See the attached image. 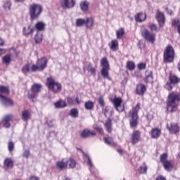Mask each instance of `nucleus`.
Masks as SVG:
<instances>
[{
	"label": "nucleus",
	"mask_w": 180,
	"mask_h": 180,
	"mask_svg": "<svg viewBox=\"0 0 180 180\" xmlns=\"http://www.w3.org/2000/svg\"><path fill=\"white\" fill-rule=\"evenodd\" d=\"M61 6L63 9H72L75 6V0H63Z\"/></svg>",
	"instance_id": "nucleus-14"
},
{
	"label": "nucleus",
	"mask_w": 180,
	"mask_h": 180,
	"mask_svg": "<svg viewBox=\"0 0 180 180\" xmlns=\"http://www.w3.org/2000/svg\"><path fill=\"white\" fill-rule=\"evenodd\" d=\"M41 12H43V7L40 4H34L29 7V15L31 20L38 19L39 16L41 15Z\"/></svg>",
	"instance_id": "nucleus-2"
},
{
	"label": "nucleus",
	"mask_w": 180,
	"mask_h": 180,
	"mask_svg": "<svg viewBox=\"0 0 180 180\" xmlns=\"http://www.w3.org/2000/svg\"><path fill=\"white\" fill-rule=\"evenodd\" d=\"M34 40L37 44H40L43 41V34L39 32H37Z\"/></svg>",
	"instance_id": "nucleus-29"
},
{
	"label": "nucleus",
	"mask_w": 180,
	"mask_h": 180,
	"mask_svg": "<svg viewBox=\"0 0 180 180\" xmlns=\"http://www.w3.org/2000/svg\"><path fill=\"white\" fill-rule=\"evenodd\" d=\"M83 25H85V20L79 18L76 20V26H77V27H81Z\"/></svg>",
	"instance_id": "nucleus-46"
},
{
	"label": "nucleus",
	"mask_w": 180,
	"mask_h": 180,
	"mask_svg": "<svg viewBox=\"0 0 180 180\" xmlns=\"http://www.w3.org/2000/svg\"><path fill=\"white\" fill-rule=\"evenodd\" d=\"M70 116L72 117H78V110L77 108L70 110Z\"/></svg>",
	"instance_id": "nucleus-44"
},
{
	"label": "nucleus",
	"mask_w": 180,
	"mask_h": 180,
	"mask_svg": "<svg viewBox=\"0 0 180 180\" xmlns=\"http://www.w3.org/2000/svg\"><path fill=\"white\" fill-rule=\"evenodd\" d=\"M148 169V167H147V165H146V162H143V166L139 167V171L141 174H147Z\"/></svg>",
	"instance_id": "nucleus-40"
},
{
	"label": "nucleus",
	"mask_w": 180,
	"mask_h": 180,
	"mask_svg": "<svg viewBox=\"0 0 180 180\" xmlns=\"http://www.w3.org/2000/svg\"><path fill=\"white\" fill-rule=\"evenodd\" d=\"M167 127L169 131H171L172 133H174V134L176 133H179L180 128H179V126H178V124H176L171 123L170 127L168 126L167 124Z\"/></svg>",
	"instance_id": "nucleus-20"
},
{
	"label": "nucleus",
	"mask_w": 180,
	"mask_h": 180,
	"mask_svg": "<svg viewBox=\"0 0 180 180\" xmlns=\"http://www.w3.org/2000/svg\"><path fill=\"white\" fill-rule=\"evenodd\" d=\"M156 20L158 22L159 26L160 27H164L165 25V15H164V13L160 11L159 9L156 11Z\"/></svg>",
	"instance_id": "nucleus-12"
},
{
	"label": "nucleus",
	"mask_w": 180,
	"mask_h": 180,
	"mask_svg": "<svg viewBox=\"0 0 180 180\" xmlns=\"http://www.w3.org/2000/svg\"><path fill=\"white\" fill-rule=\"evenodd\" d=\"M22 32L25 37H28L30 34H33L34 32V28L32 27V25H28L27 27H23Z\"/></svg>",
	"instance_id": "nucleus-19"
},
{
	"label": "nucleus",
	"mask_w": 180,
	"mask_h": 180,
	"mask_svg": "<svg viewBox=\"0 0 180 180\" xmlns=\"http://www.w3.org/2000/svg\"><path fill=\"white\" fill-rule=\"evenodd\" d=\"M11 5L12 4L11 3V1H6L4 5V9H6V11H11Z\"/></svg>",
	"instance_id": "nucleus-50"
},
{
	"label": "nucleus",
	"mask_w": 180,
	"mask_h": 180,
	"mask_svg": "<svg viewBox=\"0 0 180 180\" xmlns=\"http://www.w3.org/2000/svg\"><path fill=\"white\" fill-rule=\"evenodd\" d=\"M22 120L27 122L30 119V112L28 110H24L21 113Z\"/></svg>",
	"instance_id": "nucleus-28"
},
{
	"label": "nucleus",
	"mask_w": 180,
	"mask_h": 180,
	"mask_svg": "<svg viewBox=\"0 0 180 180\" xmlns=\"http://www.w3.org/2000/svg\"><path fill=\"white\" fill-rule=\"evenodd\" d=\"M67 101L70 105H72L74 103V100L72 99V98L68 97Z\"/></svg>",
	"instance_id": "nucleus-57"
},
{
	"label": "nucleus",
	"mask_w": 180,
	"mask_h": 180,
	"mask_svg": "<svg viewBox=\"0 0 180 180\" xmlns=\"http://www.w3.org/2000/svg\"><path fill=\"white\" fill-rule=\"evenodd\" d=\"M56 168L60 169V171H63V169L67 168V162H64V159L56 162Z\"/></svg>",
	"instance_id": "nucleus-25"
},
{
	"label": "nucleus",
	"mask_w": 180,
	"mask_h": 180,
	"mask_svg": "<svg viewBox=\"0 0 180 180\" xmlns=\"http://www.w3.org/2000/svg\"><path fill=\"white\" fill-rule=\"evenodd\" d=\"M167 158H168V154L167 153H163L160 155V162L162 164L165 162L167 160Z\"/></svg>",
	"instance_id": "nucleus-49"
},
{
	"label": "nucleus",
	"mask_w": 180,
	"mask_h": 180,
	"mask_svg": "<svg viewBox=\"0 0 180 180\" xmlns=\"http://www.w3.org/2000/svg\"><path fill=\"white\" fill-rule=\"evenodd\" d=\"M0 93L4 94L5 95H8L9 88H8L5 86H0Z\"/></svg>",
	"instance_id": "nucleus-41"
},
{
	"label": "nucleus",
	"mask_w": 180,
	"mask_h": 180,
	"mask_svg": "<svg viewBox=\"0 0 180 180\" xmlns=\"http://www.w3.org/2000/svg\"><path fill=\"white\" fill-rule=\"evenodd\" d=\"M87 68L89 69V72H90L91 75H95L96 74V69L92 67V65H91V63L88 64Z\"/></svg>",
	"instance_id": "nucleus-42"
},
{
	"label": "nucleus",
	"mask_w": 180,
	"mask_h": 180,
	"mask_svg": "<svg viewBox=\"0 0 180 180\" xmlns=\"http://www.w3.org/2000/svg\"><path fill=\"white\" fill-rule=\"evenodd\" d=\"M12 60L10 55H6L2 58V61L4 64L9 65L11 64V61Z\"/></svg>",
	"instance_id": "nucleus-36"
},
{
	"label": "nucleus",
	"mask_w": 180,
	"mask_h": 180,
	"mask_svg": "<svg viewBox=\"0 0 180 180\" xmlns=\"http://www.w3.org/2000/svg\"><path fill=\"white\" fill-rule=\"evenodd\" d=\"M95 130H96V131H98V133H103V129H102V127H95Z\"/></svg>",
	"instance_id": "nucleus-56"
},
{
	"label": "nucleus",
	"mask_w": 180,
	"mask_h": 180,
	"mask_svg": "<svg viewBox=\"0 0 180 180\" xmlns=\"http://www.w3.org/2000/svg\"><path fill=\"white\" fill-rule=\"evenodd\" d=\"M67 166L68 165L70 168H75L77 165V162L75 160L73 159L70 158L67 162H66Z\"/></svg>",
	"instance_id": "nucleus-35"
},
{
	"label": "nucleus",
	"mask_w": 180,
	"mask_h": 180,
	"mask_svg": "<svg viewBox=\"0 0 180 180\" xmlns=\"http://www.w3.org/2000/svg\"><path fill=\"white\" fill-rule=\"evenodd\" d=\"M127 70H129V71H133V70H134V68H136V65L134 64V62L128 61L127 63Z\"/></svg>",
	"instance_id": "nucleus-39"
},
{
	"label": "nucleus",
	"mask_w": 180,
	"mask_h": 180,
	"mask_svg": "<svg viewBox=\"0 0 180 180\" xmlns=\"http://www.w3.org/2000/svg\"><path fill=\"white\" fill-rule=\"evenodd\" d=\"M146 63H141L138 64V68L140 70H146Z\"/></svg>",
	"instance_id": "nucleus-55"
},
{
	"label": "nucleus",
	"mask_w": 180,
	"mask_h": 180,
	"mask_svg": "<svg viewBox=\"0 0 180 180\" xmlns=\"http://www.w3.org/2000/svg\"><path fill=\"white\" fill-rule=\"evenodd\" d=\"M180 102V92L172 91L167 96V109L171 113L176 112Z\"/></svg>",
	"instance_id": "nucleus-1"
},
{
	"label": "nucleus",
	"mask_w": 180,
	"mask_h": 180,
	"mask_svg": "<svg viewBox=\"0 0 180 180\" xmlns=\"http://www.w3.org/2000/svg\"><path fill=\"white\" fill-rule=\"evenodd\" d=\"M8 148L9 153H13V150L15 149V143H13L12 141H9L8 143Z\"/></svg>",
	"instance_id": "nucleus-47"
},
{
	"label": "nucleus",
	"mask_w": 180,
	"mask_h": 180,
	"mask_svg": "<svg viewBox=\"0 0 180 180\" xmlns=\"http://www.w3.org/2000/svg\"><path fill=\"white\" fill-rule=\"evenodd\" d=\"M94 136H96V132L87 129H84L81 133V137L82 139H88V137H94Z\"/></svg>",
	"instance_id": "nucleus-15"
},
{
	"label": "nucleus",
	"mask_w": 180,
	"mask_h": 180,
	"mask_svg": "<svg viewBox=\"0 0 180 180\" xmlns=\"http://www.w3.org/2000/svg\"><path fill=\"white\" fill-rule=\"evenodd\" d=\"M32 72V65L30 63H27L22 68V72L26 75V74H29V72Z\"/></svg>",
	"instance_id": "nucleus-32"
},
{
	"label": "nucleus",
	"mask_w": 180,
	"mask_h": 180,
	"mask_svg": "<svg viewBox=\"0 0 180 180\" xmlns=\"http://www.w3.org/2000/svg\"><path fill=\"white\" fill-rule=\"evenodd\" d=\"M123 36H124V30L123 28H121L117 31V38L122 39Z\"/></svg>",
	"instance_id": "nucleus-45"
},
{
	"label": "nucleus",
	"mask_w": 180,
	"mask_h": 180,
	"mask_svg": "<svg viewBox=\"0 0 180 180\" xmlns=\"http://www.w3.org/2000/svg\"><path fill=\"white\" fill-rule=\"evenodd\" d=\"M41 84H34L30 90L28 91L27 98L33 102L34 99H36L39 96V94L41 89Z\"/></svg>",
	"instance_id": "nucleus-6"
},
{
	"label": "nucleus",
	"mask_w": 180,
	"mask_h": 180,
	"mask_svg": "<svg viewBox=\"0 0 180 180\" xmlns=\"http://www.w3.org/2000/svg\"><path fill=\"white\" fill-rule=\"evenodd\" d=\"M105 128L108 133H110V131H112V120H110V118H108L105 121Z\"/></svg>",
	"instance_id": "nucleus-33"
},
{
	"label": "nucleus",
	"mask_w": 180,
	"mask_h": 180,
	"mask_svg": "<svg viewBox=\"0 0 180 180\" xmlns=\"http://www.w3.org/2000/svg\"><path fill=\"white\" fill-rule=\"evenodd\" d=\"M22 157L24 158H29V157H30V150H25L22 154Z\"/></svg>",
	"instance_id": "nucleus-53"
},
{
	"label": "nucleus",
	"mask_w": 180,
	"mask_h": 180,
	"mask_svg": "<svg viewBox=\"0 0 180 180\" xmlns=\"http://www.w3.org/2000/svg\"><path fill=\"white\" fill-rule=\"evenodd\" d=\"M139 139H140V131H134L131 136V143L134 145L137 144V143H139Z\"/></svg>",
	"instance_id": "nucleus-21"
},
{
	"label": "nucleus",
	"mask_w": 180,
	"mask_h": 180,
	"mask_svg": "<svg viewBox=\"0 0 180 180\" xmlns=\"http://www.w3.org/2000/svg\"><path fill=\"white\" fill-rule=\"evenodd\" d=\"M4 167L6 168H13V161H12V158H6L4 161Z\"/></svg>",
	"instance_id": "nucleus-31"
},
{
	"label": "nucleus",
	"mask_w": 180,
	"mask_h": 180,
	"mask_svg": "<svg viewBox=\"0 0 180 180\" xmlns=\"http://www.w3.org/2000/svg\"><path fill=\"white\" fill-rule=\"evenodd\" d=\"M108 46L112 51H117L119 50V42L117 40L111 41V44H109Z\"/></svg>",
	"instance_id": "nucleus-24"
},
{
	"label": "nucleus",
	"mask_w": 180,
	"mask_h": 180,
	"mask_svg": "<svg viewBox=\"0 0 180 180\" xmlns=\"http://www.w3.org/2000/svg\"><path fill=\"white\" fill-rule=\"evenodd\" d=\"M89 4L87 2V1H84V2H82L80 4V8H81V10L83 11V12H86L88 11V6H89Z\"/></svg>",
	"instance_id": "nucleus-37"
},
{
	"label": "nucleus",
	"mask_w": 180,
	"mask_h": 180,
	"mask_svg": "<svg viewBox=\"0 0 180 180\" xmlns=\"http://www.w3.org/2000/svg\"><path fill=\"white\" fill-rule=\"evenodd\" d=\"M30 180H39V177L35 176H32L30 178Z\"/></svg>",
	"instance_id": "nucleus-63"
},
{
	"label": "nucleus",
	"mask_w": 180,
	"mask_h": 180,
	"mask_svg": "<svg viewBox=\"0 0 180 180\" xmlns=\"http://www.w3.org/2000/svg\"><path fill=\"white\" fill-rule=\"evenodd\" d=\"M101 74L103 77V78H106L107 79H110V77H109V61H108V58H103L101 59Z\"/></svg>",
	"instance_id": "nucleus-9"
},
{
	"label": "nucleus",
	"mask_w": 180,
	"mask_h": 180,
	"mask_svg": "<svg viewBox=\"0 0 180 180\" xmlns=\"http://www.w3.org/2000/svg\"><path fill=\"white\" fill-rule=\"evenodd\" d=\"M84 108L86 110H92L94 109V103L92 101H87L84 104Z\"/></svg>",
	"instance_id": "nucleus-38"
},
{
	"label": "nucleus",
	"mask_w": 180,
	"mask_h": 180,
	"mask_svg": "<svg viewBox=\"0 0 180 180\" xmlns=\"http://www.w3.org/2000/svg\"><path fill=\"white\" fill-rule=\"evenodd\" d=\"M150 136L152 139H158L161 136V129L158 128H154L151 131Z\"/></svg>",
	"instance_id": "nucleus-23"
},
{
	"label": "nucleus",
	"mask_w": 180,
	"mask_h": 180,
	"mask_svg": "<svg viewBox=\"0 0 180 180\" xmlns=\"http://www.w3.org/2000/svg\"><path fill=\"white\" fill-rule=\"evenodd\" d=\"M49 60L46 57H43L37 60L36 65L33 64L32 65L31 71L32 72H36V71H44L47 68V64Z\"/></svg>",
	"instance_id": "nucleus-3"
},
{
	"label": "nucleus",
	"mask_w": 180,
	"mask_h": 180,
	"mask_svg": "<svg viewBox=\"0 0 180 180\" xmlns=\"http://www.w3.org/2000/svg\"><path fill=\"white\" fill-rule=\"evenodd\" d=\"M98 103L101 108H103L105 106V100L103 99V96H100L98 99Z\"/></svg>",
	"instance_id": "nucleus-52"
},
{
	"label": "nucleus",
	"mask_w": 180,
	"mask_h": 180,
	"mask_svg": "<svg viewBox=\"0 0 180 180\" xmlns=\"http://www.w3.org/2000/svg\"><path fill=\"white\" fill-rule=\"evenodd\" d=\"M3 127H4L6 129H9V127H11V123H9V122H4Z\"/></svg>",
	"instance_id": "nucleus-60"
},
{
	"label": "nucleus",
	"mask_w": 180,
	"mask_h": 180,
	"mask_svg": "<svg viewBox=\"0 0 180 180\" xmlns=\"http://www.w3.org/2000/svg\"><path fill=\"white\" fill-rule=\"evenodd\" d=\"M141 36L146 41H149L152 44L155 42V34L150 32L148 29L144 28L141 30Z\"/></svg>",
	"instance_id": "nucleus-10"
},
{
	"label": "nucleus",
	"mask_w": 180,
	"mask_h": 180,
	"mask_svg": "<svg viewBox=\"0 0 180 180\" xmlns=\"http://www.w3.org/2000/svg\"><path fill=\"white\" fill-rule=\"evenodd\" d=\"M54 106L56 109H64V108L67 107V103L64 101H58L54 103Z\"/></svg>",
	"instance_id": "nucleus-30"
},
{
	"label": "nucleus",
	"mask_w": 180,
	"mask_h": 180,
	"mask_svg": "<svg viewBox=\"0 0 180 180\" xmlns=\"http://www.w3.org/2000/svg\"><path fill=\"white\" fill-rule=\"evenodd\" d=\"M146 91L147 88H146V85L143 84H139L136 85V92L137 95H139V96H143L144 94H146Z\"/></svg>",
	"instance_id": "nucleus-16"
},
{
	"label": "nucleus",
	"mask_w": 180,
	"mask_h": 180,
	"mask_svg": "<svg viewBox=\"0 0 180 180\" xmlns=\"http://www.w3.org/2000/svg\"><path fill=\"white\" fill-rule=\"evenodd\" d=\"M123 100L121 98L115 97L112 100V104L114 108L116 109L117 112H123L124 110V105H122Z\"/></svg>",
	"instance_id": "nucleus-11"
},
{
	"label": "nucleus",
	"mask_w": 180,
	"mask_h": 180,
	"mask_svg": "<svg viewBox=\"0 0 180 180\" xmlns=\"http://www.w3.org/2000/svg\"><path fill=\"white\" fill-rule=\"evenodd\" d=\"M155 180H167L165 177H164L162 175H158Z\"/></svg>",
	"instance_id": "nucleus-58"
},
{
	"label": "nucleus",
	"mask_w": 180,
	"mask_h": 180,
	"mask_svg": "<svg viewBox=\"0 0 180 180\" xmlns=\"http://www.w3.org/2000/svg\"><path fill=\"white\" fill-rule=\"evenodd\" d=\"M77 150L79 151H81L82 154H83V157L84 158H86L87 159V165L89 167L90 169H92V168H94V163L92 162V160H91V157H89V155H88V153H86L85 152H84V150H82V149H79L77 148Z\"/></svg>",
	"instance_id": "nucleus-17"
},
{
	"label": "nucleus",
	"mask_w": 180,
	"mask_h": 180,
	"mask_svg": "<svg viewBox=\"0 0 180 180\" xmlns=\"http://www.w3.org/2000/svg\"><path fill=\"white\" fill-rule=\"evenodd\" d=\"M0 102L1 105L6 108H8V106H13V101L2 94H0Z\"/></svg>",
	"instance_id": "nucleus-13"
},
{
	"label": "nucleus",
	"mask_w": 180,
	"mask_h": 180,
	"mask_svg": "<svg viewBox=\"0 0 180 180\" xmlns=\"http://www.w3.org/2000/svg\"><path fill=\"white\" fill-rule=\"evenodd\" d=\"M139 110H140V103H137L135 108L133 109L132 112H130V127L134 129L137 127L139 124Z\"/></svg>",
	"instance_id": "nucleus-4"
},
{
	"label": "nucleus",
	"mask_w": 180,
	"mask_h": 180,
	"mask_svg": "<svg viewBox=\"0 0 180 180\" xmlns=\"http://www.w3.org/2000/svg\"><path fill=\"white\" fill-rule=\"evenodd\" d=\"M46 124H48L49 127H54L53 121H46Z\"/></svg>",
	"instance_id": "nucleus-61"
},
{
	"label": "nucleus",
	"mask_w": 180,
	"mask_h": 180,
	"mask_svg": "<svg viewBox=\"0 0 180 180\" xmlns=\"http://www.w3.org/2000/svg\"><path fill=\"white\" fill-rule=\"evenodd\" d=\"M5 41H4V39L0 37V46H4Z\"/></svg>",
	"instance_id": "nucleus-64"
},
{
	"label": "nucleus",
	"mask_w": 180,
	"mask_h": 180,
	"mask_svg": "<svg viewBox=\"0 0 180 180\" xmlns=\"http://www.w3.org/2000/svg\"><path fill=\"white\" fill-rule=\"evenodd\" d=\"M163 58L165 63H174V59L175 58V51L171 45H168L163 53Z\"/></svg>",
	"instance_id": "nucleus-5"
},
{
	"label": "nucleus",
	"mask_w": 180,
	"mask_h": 180,
	"mask_svg": "<svg viewBox=\"0 0 180 180\" xmlns=\"http://www.w3.org/2000/svg\"><path fill=\"white\" fill-rule=\"evenodd\" d=\"M145 82H146V84L148 83H153L154 82V77L153 76V71L151 70H147L146 72V77L144 79Z\"/></svg>",
	"instance_id": "nucleus-18"
},
{
	"label": "nucleus",
	"mask_w": 180,
	"mask_h": 180,
	"mask_svg": "<svg viewBox=\"0 0 180 180\" xmlns=\"http://www.w3.org/2000/svg\"><path fill=\"white\" fill-rule=\"evenodd\" d=\"M46 85L50 91H52V92H54L56 94V92H58L59 91H61L63 86H61V84L58 82H56L54 81V79L53 77H49L46 80Z\"/></svg>",
	"instance_id": "nucleus-8"
},
{
	"label": "nucleus",
	"mask_w": 180,
	"mask_h": 180,
	"mask_svg": "<svg viewBox=\"0 0 180 180\" xmlns=\"http://www.w3.org/2000/svg\"><path fill=\"white\" fill-rule=\"evenodd\" d=\"M180 82V78L175 75H170L169 80L165 84L164 88L167 91H172V89L175 85H178Z\"/></svg>",
	"instance_id": "nucleus-7"
},
{
	"label": "nucleus",
	"mask_w": 180,
	"mask_h": 180,
	"mask_svg": "<svg viewBox=\"0 0 180 180\" xmlns=\"http://www.w3.org/2000/svg\"><path fill=\"white\" fill-rule=\"evenodd\" d=\"M149 29L152 33H154V32H158V27H157V25L154 23L149 25Z\"/></svg>",
	"instance_id": "nucleus-43"
},
{
	"label": "nucleus",
	"mask_w": 180,
	"mask_h": 180,
	"mask_svg": "<svg viewBox=\"0 0 180 180\" xmlns=\"http://www.w3.org/2000/svg\"><path fill=\"white\" fill-rule=\"evenodd\" d=\"M85 25L88 29H91L94 26V19L91 18H86L85 21Z\"/></svg>",
	"instance_id": "nucleus-34"
},
{
	"label": "nucleus",
	"mask_w": 180,
	"mask_h": 180,
	"mask_svg": "<svg viewBox=\"0 0 180 180\" xmlns=\"http://www.w3.org/2000/svg\"><path fill=\"white\" fill-rule=\"evenodd\" d=\"M104 141L105 144H108V146H113V140L109 137H105L104 138Z\"/></svg>",
	"instance_id": "nucleus-48"
},
{
	"label": "nucleus",
	"mask_w": 180,
	"mask_h": 180,
	"mask_svg": "<svg viewBox=\"0 0 180 180\" xmlns=\"http://www.w3.org/2000/svg\"><path fill=\"white\" fill-rule=\"evenodd\" d=\"M147 19V15L145 13H139L135 15V20L136 22H138L139 23H141V22H144Z\"/></svg>",
	"instance_id": "nucleus-22"
},
{
	"label": "nucleus",
	"mask_w": 180,
	"mask_h": 180,
	"mask_svg": "<svg viewBox=\"0 0 180 180\" xmlns=\"http://www.w3.org/2000/svg\"><path fill=\"white\" fill-rule=\"evenodd\" d=\"M12 117H13V115H6L4 118L2 122H8L11 120V119H12Z\"/></svg>",
	"instance_id": "nucleus-51"
},
{
	"label": "nucleus",
	"mask_w": 180,
	"mask_h": 180,
	"mask_svg": "<svg viewBox=\"0 0 180 180\" xmlns=\"http://www.w3.org/2000/svg\"><path fill=\"white\" fill-rule=\"evenodd\" d=\"M146 117L148 120H150V121L153 120V115L151 114H147Z\"/></svg>",
	"instance_id": "nucleus-62"
},
{
	"label": "nucleus",
	"mask_w": 180,
	"mask_h": 180,
	"mask_svg": "<svg viewBox=\"0 0 180 180\" xmlns=\"http://www.w3.org/2000/svg\"><path fill=\"white\" fill-rule=\"evenodd\" d=\"M162 164L165 171H167L168 172H171V171H172V169L174 168V165H172V163H171V161L167 160Z\"/></svg>",
	"instance_id": "nucleus-27"
},
{
	"label": "nucleus",
	"mask_w": 180,
	"mask_h": 180,
	"mask_svg": "<svg viewBox=\"0 0 180 180\" xmlns=\"http://www.w3.org/2000/svg\"><path fill=\"white\" fill-rule=\"evenodd\" d=\"M172 26H174V27H176V26H179L180 22L179 20H173L172 21Z\"/></svg>",
	"instance_id": "nucleus-54"
},
{
	"label": "nucleus",
	"mask_w": 180,
	"mask_h": 180,
	"mask_svg": "<svg viewBox=\"0 0 180 180\" xmlns=\"http://www.w3.org/2000/svg\"><path fill=\"white\" fill-rule=\"evenodd\" d=\"M34 27L37 32H43L46 27V24L43 22H37L35 24Z\"/></svg>",
	"instance_id": "nucleus-26"
},
{
	"label": "nucleus",
	"mask_w": 180,
	"mask_h": 180,
	"mask_svg": "<svg viewBox=\"0 0 180 180\" xmlns=\"http://www.w3.org/2000/svg\"><path fill=\"white\" fill-rule=\"evenodd\" d=\"M104 115L108 116V112H109V107H105V108L103 110Z\"/></svg>",
	"instance_id": "nucleus-59"
}]
</instances>
